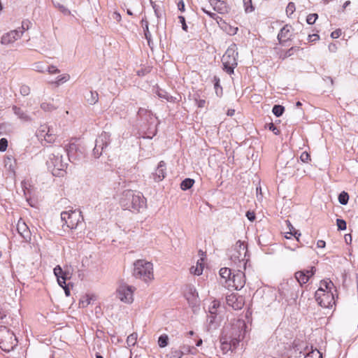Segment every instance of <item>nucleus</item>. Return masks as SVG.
I'll return each instance as SVG.
<instances>
[{"mask_svg": "<svg viewBox=\"0 0 358 358\" xmlns=\"http://www.w3.org/2000/svg\"><path fill=\"white\" fill-rule=\"evenodd\" d=\"M210 3L213 7L214 10L219 13L224 14L229 11L227 3L223 1L213 0V1H210Z\"/></svg>", "mask_w": 358, "mask_h": 358, "instance_id": "nucleus-20", "label": "nucleus"}, {"mask_svg": "<svg viewBox=\"0 0 358 358\" xmlns=\"http://www.w3.org/2000/svg\"><path fill=\"white\" fill-rule=\"evenodd\" d=\"M54 274L57 278H62L64 276H66V274L65 272H64L62 269V268L59 266H57L54 268Z\"/></svg>", "mask_w": 358, "mask_h": 358, "instance_id": "nucleus-43", "label": "nucleus"}, {"mask_svg": "<svg viewBox=\"0 0 358 358\" xmlns=\"http://www.w3.org/2000/svg\"><path fill=\"white\" fill-rule=\"evenodd\" d=\"M227 303L232 307L234 310H240L244 306V299L242 296L236 294H230L226 297Z\"/></svg>", "mask_w": 358, "mask_h": 358, "instance_id": "nucleus-14", "label": "nucleus"}, {"mask_svg": "<svg viewBox=\"0 0 358 358\" xmlns=\"http://www.w3.org/2000/svg\"><path fill=\"white\" fill-rule=\"evenodd\" d=\"M336 224L338 230H345L346 229V222L344 220L337 219Z\"/></svg>", "mask_w": 358, "mask_h": 358, "instance_id": "nucleus-49", "label": "nucleus"}, {"mask_svg": "<svg viewBox=\"0 0 358 358\" xmlns=\"http://www.w3.org/2000/svg\"><path fill=\"white\" fill-rule=\"evenodd\" d=\"M95 300L94 295L86 294L83 296L79 301V306L81 308H85L92 301Z\"/></svg>", "mask_w": 358, "mask_h": 358, "instance_id": "nucleus-26", "label": "nucleus"}, {"mask_svg": "<svg viewBox=\"0 0 358 358\" xmlns=\"http://www.w3.org/2000/svg\"><path fill=\"white\" fill-rule=\"evenodd\" d=\"M306 275H308V280L315 274V268L314 266H312L310 270H304Z\"/></svg>", "mask_w": 358, "mask_h": 358, "instance_id": "nucleus-57", "label": "nucleus"}, {"mask_svg": "<svg viewBox=\"0 0 358 358\" xmlns=\"http://www.w3.org/2000/svg\"><path fill=\"white\" fill-rule=\"evenodd\" d=\"M269 129L271 131H272L275 135H278L279 134V130L276 128V127L273 124V123H270L269 124V127H268Z\"/></svg>", "mask_w": 358, "mask_h": 358, "instance_id": "nucleus-61", "label": "nucleus"}, {"mask_svg": "<svg viewBox=\"0 0 358 358\" xmlns=\"http://www.w3.org/2000/svg\"><path fill=\"white\" fill-rule=\"evenodd\" d=\"M57 282H58V284L62 287H64L66 285V276H64V277H62V278H57Z\"/></svg>", "mask_w": 358, "mask_h": 358, "instance_id": "nucleus-59", "label": "nucleus"}, {"mask_svg": "<svg viewBox=\"0 0 358 358\" xmlns=\"http://www.w3.org/2000/svg\"><path fill=\"white\" fill-rule=\"evenodd\" d=\"M299 50V47H292L290 49H289L288 50H287L285 52L284 55H281L280 57L284 59L285 58H287V57L292 56L294 52H296V50Z\"/></svg>", "mask_w": 358, "mask_h": 358, "instance_id": "nucleus-42", "label": "nucleus"}, {"mask_svg": "<svg viewBox=\"0 0 358 358\" xmlns=\"http://www.w3.org/2000/svg\"><path fill=\"white\" fill-rule=\"evenodd\" d=\"M292 28L290 25L286 24L280 31L278 38L279 41L285 42L289 40L292 36Z\"/></svg>", "mask_w": 358, "mask_h": 358, "instance_id": "nucleus-19", "label": "nucleus"}, {"mask_svg": "<svg viewBox=\"0 0 358 358\" xmlns=\"http://www.w3.org/2000/svg\"><path fill=\"white\" fill-rule=\"evenodd\" d=\"M41 108L45 112H52L57 108V106L52 101H43L41 103Z\"/></svg>", "mask_w": 358, "mask_h": 358, "instance_id": "nucleus-25", "label": "nucleus"}, {"mask_svg": "<svg viewBox=\"0 0 358 358\" xmlns=\"http://www.w3.org/2000/svg\"><path fill=\"white\" fill-rule=\"evenodd\" d=\"M305 273V271H299L295 273V278L301 285L306 284L308 281V275H306Z\"/></svg>", "mask_w": 358, "mask_h": 358, "instance_id": "nucleus-27", "label": "nucleus"}, {"mask_svg": "<svg viewBox=\"0 0 358 358\" xmlns=\"http://www.w3.org/2000/svg\"><path fill=\"white\" fill-rule=\"evenodd\" d=\"M169 343V336L166 334L161 335L158 338V345L160 348H165Z\"/></svg>", "mask_w": 358, "mask_h": 358, "instance_id": "nucleus-34", "label": "nucleus"}, {"mask_svg": "<svg viewBox=\"0 0 358 358\" xmlns=\"http://www.w3.org/2000/svg\"><path fill=\"white\" fill-rule=\"evenodd\" d=\"M194 183V180L190 178H186L182 181L180 187L182 190H187L191 188Z\"/></svg>", "mask_w": 358, "mask_h": 358, "instance_id": "nucleus-33", "label": "nucleus"}, {"mask_svg": "<svg viewBox=\"0 0 358 358\" xmlns=\"http://www.w3.org/2000/svg\"><path fill=\"white\" fill-rule=\"evenodd\" d=\"M243 1L245 6V11L247 13L252 12L254 10L253 6H252V0H243Z\"/></svg>", "mask_w": 358, "mask_h": 358, "instance_id": "nucleus-51", "label": "nucleus"}, {"mask_svg": "<svg viewBox=\"0 0 358 358\" xmlns=\"http://www.w3.org/2000/svg\"><path fill=\"white\" fill-rule=\"evenodd\" d=\"M120 204L124 210L139 213L147 208V200L141 193L131 189L122 192Z\"/></svg>", "mask_w": 358, "mask_h": 358, "instance_id": "nucleus-1", "label": "nucleus"}, {"mask_svg": "<svg viewBox=\"0 0 358 358\" xmlns=\"http://www.w3.org/2000/svg\"><path fill=\"white\" fill-rule=\"evenodd\" d=\"M138 115L142 120L147 121L150 124L156 125L157 117L153 115L150 110L141 108L138 111Z\"/></svg>", "mask_w": 358, "mask_h": 358, "instance_id": "nucleus-18", "label": "nucleus"}, {"mask_svg": "<svg viewBox=\"0 0 358 358\" xmlns=\"http://www.w3.org/2000/svg\"><path fill=\"white\" fill-rule=\"evenodd\" d=\"M285 108L280 105H275L273 107L272 112L276 117H280L284 113Z\"/></svg>", "mask_w": 358, "mask_h": 358, "instance_id": "nucleus-37", "label": "nucleus"}, {"mask_svg": "<svg viewBox=\"0 0 358 358\" xmlns=\"http://www.w3.org/2000/svg\"><path fill=\"white\" fill-rule=\"evenodd\" d=\"M295 4L293 2H289L286 8V13L288 16L292 15L295 11Z\"/></svg>", "mask_w": 358, "mask_h": 358, "instance_id": "nucleus-47", "label": "nucleus"}, {"mask_svg": "<svg viewBox=\"0 0 358 358\" xmlns=\"http://www.w3.org/2000/svg\"><path fill=\"white\" fill-rule=\"evenodd\" d=\"M220 343H221L220 348L224 354H226L229 351H234L238 347V345L236 344L231 342L229 339V337L227 338L223 334L222 335V336L220 338Z\"/></svg>", "mask_w": 358, "mask_h": 358, "instance_id": "nucleus-17", "label": "nucleus"}, {"mask_svg": "<svg viewBox=\"0 0 358 358\" xmlns=\"http://www.w3.org/2000/svg\"><path fill=\"white\" fill-rule=\"evenodd\" d=\"M166 357L169 358H181L182 357V352L180 351V349L173 348Z\"/></svg>", "mask_w": 358, "mask_h": 358, "instance_id": "nucleus-32", "label": "nucleus"}, {"mask_svg": "<svg viewBox=\"0 0 358 358\" xmlns=\"http://www.w3.org/2000/svg\"><path fill=\"white\" fill-rule=\"evenodd\" d=\"M141 24L143 27L145 38L147 39L148 43L150 44V41L151 39V34L148 28V22L146 20L145 18H143L141 20Z\"/></svg>", "mask_w": 358, "mask_h": 358, "instance_id": "nucleus-31", "label": "nucleus"}, {"mask_svg": "<svg viewBox=\"0 0 358 358\" xmlns=\"http://www.w3.org/2000/svg\"><path fill=\"white\" fill-rule=\"evenodd\" d=\"M13 112L14 114L22 121L23 122H29L31 120V116L27 113V111H24L21 108L17 106H13L12 107Z\"/></svg>", "mask_w": 358, "mask_h": 358, "instance_id": "nucleus-21", "label": "nucleus"}, {"mask_svg": "<svg viewBox=\"0 0 358 358\" xmlns=\"http://www.w3.org/2000/svg\"><path fill=\"white\" fill-rule=\"evenodd\" d=\"M17 343V340L9 329L5 326H0V348L3 351L10 352Z\"/></svg>", "mask_w": 358, "mask_h": 358, "instance_id": "nucleus-6", "label": "nucleus"}, {"mask_svg": "<svg viewBox=\"0 0 358 358\" xmlns=\"http://www.w3.org/2000/svg\"><path fill=\"white\" fill-rule=\"evenodd\" d=\"M246 216L250 221H253L255 219V215L253 212L248 211Z\"/></svg>", "mask_w": 358, "mask_h": 358, "instance_id": "nucleus-64", "label": "nucleus"}, {"mask_svg": "<svg viewBox=\"0 0 358 358\" xmlns=\"http://www.w3.org/2000/svg\"><path fill=\"white\" fill-rule=\"evenodd\" d=\"M220 275L221 277V278L223 280L222 281H221V283L224 286L226 287V281L227 280L231 278V271L230 268H222L220 270Z\"/></svg>", "mask_w": 358, "mask_h": 358, "instance_id": "nucleus-24", "label": "nucleus"}, {"mask_svg": "<svg viewBox=\"0 0 358 358\" xmlns=\"http://www.w3.org/2000/svg\"><path fill=\"white\" fill-rule=\"evenodd\" d=\"M110 143V134L108 132L103 131L101 134V135L96 140V144L94 147V152L96 153V150L98 148H100L101 150L104 148H107L108 145Z\"/></svg>", "mask_w": 358, "mask_h": 358, "instance_id": "nucleus-16", "label": "nucleus"}, {"mask_svg": "<svg viewBox=\"0 0 358 358\" xmlns=\"http://www.w3.org/2000/svg\"><path fill=\"white\" fill-rule=\"evenodd\" d=\"M133 275L145 283L151 282L155 278L152 263L145 259L136 260L134 263Z\"/></svg>", "mask_w": 358, "mask_h": 358, "instance_id": "nucleus-2", "label": "nucleus"}, {"mask_svg": "<svg viewBox=\"0 0 358 358\" xmlns=\"http://www.w3.org/2000/svg\"><path fill=\"white\" fill-rule=\"evenodd\" d=\"M29 21H23L22 22V26L21 27H19L17 29H21L22 31H23V32L28 29H29Z\"/></svg>", "mask_w": 358, "mask_h": 358, "instance_id": "nucleus-60", "label": "nucleus"}, {"mask_svg": "<svg viewBox=\"0 0 358 358\" xmlns=\"http://www.w3.org/2000/svg\"><path fill=\"white\" fill-rule=\"evenodd\" d=\"M320 37H319V35L318 34H310L308 35V40L310 41H316L317 40H319Z\"/></svg>", "mask_w": 358, "mask_h": 358, "instance_id": "nucleus-62", "label": "nucleus"}, {"mask_svg": "<svg viewBox=\"0 0 358 358\" xmlns=\"http://www.w3.org/2000/svg\"><path fill=\"white\" fill-rule=\"evenodd\" d=\"M245 284L244 273L240 270L233 275L232 278L227 280L226 287L228 289H234L236 290L242 289Z\"/></svg>", "mask_w": 358, "mask_h": 358, "instance_id": "nucleus-11", "label": "nucleus"}, {"mask_svg": "<svg viewBox=\"0 0 358 358\" xmlns=\"http://www.w3.org/2000/svg\"><path fill=\"white\" fill-rule=\"evenodd\" d=\"M238 48L235 43L231 44L222 56V62L224 70L229 74L234 73L237 66Z\"/></svg>", "mask_w": 358, "mask_h": 358, "instance_id": "nucleus-5", "label": "nucleus"}, {"mask_svg": "<svg viewBox=\"0 0 358 358\" xmlns=\"http://www.w3.org/2000/svg\"><path fill=\"white\" fill-rule=\"evenodd\" d=\"M99 100V94L96 92H90V96L87 98V101L90 104H95Z\"/></svg>", "mask_w": 358, "mask_h": 358, "instance_id": "nucleus-35", "label": "nucleus"}, {"mask_svg": "<svg viewBox=\"0 0 358 358\" xmlns=\"http://www.w3.org/2000/svg\"><path fill=\"white\" fill-rule=\"evenodd\" d=\"M136 287L125 282H121L116 289V297L122 303L131 304L134 302V294Z\"/></svg>", "mask_w": 358, "mask_h": 358, "instance_id": "nucleus-7", "label": "nucleus"}, {"mask_svg": "<svg viewBox=\"0 0 358 358\" xmlns=\"http://www.w3.org/2000/svg\"><path fill=\"white\" fill-rule=\"evenodd\" d=\"M247 255V245L245 242L238 241L236 244L228 251V255L230 259L238 266L245 268L248 259H246Z\"/></svg>", "mask_w": 358, "mask_h": 358, "instance_id": "nucleus-4", "label": "nucleus"}, {"mask_svg": "<svg viewBox=\"0 0 358 358\" xmlns=\"http://www.w3.org/2000/svg\"><path fill=\"white\" fill-rule=\"evenodd\" d=\"M166 175V164L164 161H161L154 173L155 180L157 181L162 180Z\"/></svg>", "mask_w": 358, "mask_h": 358, "instance_id": "nucleus-22", "label": "nucleus"}, {"mask_svg": "<svg viewBox=\"0 0 358 358\" xmlns=\"http://www.w3.org/2000/svg\"><path fill=\"white\" fill-rule=\"evenodd\" d=\"M61 219L64 224L71 229H76L83 220L80 212L76 210L64 211L61 213Z\"/></svg>", "mask_w": 358, "mask_h": 358, "instance_id": "nucleus-10", "label": "nucleus"}, {"mask_svg": "<svg viewBox=\"0 0 358 358\" xmlns=\"http://www.w3.org/2000/svg\"><path fill=\"white\" fill-rule=\"evenodd\" d=\"M47 165L55 176H63V172L67 166V164L63 162L62 156L59 154H51L47 161Z\"/></svg>", "mask_w": 358, "mask_h": 358, "instance_id": "nucleus-8", "label": "nucleus"}, {"mask_svg": "<svg viewBox=\"0 0 358 358\" xmlns=\"http://www.w3.org/2000/svg\"><path fill=\"white\" fill-rule=\"evenodd\" d=\"M17 231L23 238V241L29 242L31 241V231L26 223L21 219L17 222Z\"/></svg>", "mask_w": 358, "mask_h": 358, "instance_id": "nucleus-15", "label": "nucleus"}, {"mask_svg": "<svg viewBox=\"0 0 358 358\" xmlns=\"http://www.w3.org/2000/svg\"><path fill=\"white\" fill-rule=\"evenodd\" d=\"M198 296V294L196 292V289L194 287H189V292L187 294V300H192V301H196V298Z\"/></svg>", "mask_w": 358, "mask_h": 358, "instance_id": "nucleus-36", "label": "nucleus"}, {"mask_svg": "<svg viewBox=\"0 0 358 358\" xmlns=\"http://www.w3.org/2000/svg\"><path fill=\"white\" fill-rule=\"evenodd\" d=\"M246 324L243 320H237L231 324L224 328L222 334L238 345L239 343L245 338L246 332Z\"/></svg>", "mask_w": 358, "mask_h": 358, "instance_id": "nucleus-3", "label": "nucleus"}, {"mask_svg": "<svg viewBox=\"0 0 358 358\" xmlns=\"http://www.w3.org/2000/svg\"><path fill=\"white\" fill-rule=\"evenodd\" d=\"M157 94L158 96L160 98L165 99L168 101L170 99V96L166 92H164L162 90H157Z\"/></svg>", "mask_w": 358, "mask_h": 358, "instance_id": "nucleus-54", "label": "nucleus"}, {"mask_svg": "<svg viewBox=\"0 0 358 358\" xmlns=\"http://www.w3.org/2000/svg\"><path fill=\"white\" fill-rule=\"evenodd\" d=\"M30 88L29 86L23 85L20 88V93L21 95L25 96L30 94Z\"/></svg>", "mask_w": 358, "mask_h": 358, "instance_id": "nucleus-46", "label": "nucleus"}, {"mask_svg": "<svg viewBox=\"0 0 358 358\" xmlns=\"http://www.w3.org/2000/svg\"><path fill=\"white\" fill-rule=\"evenodd\" d=\"M334 284L331 281L322 280L320 282V287H322L326 291L331 292Z\"/></svg>", "mask_w": 358, "mask_h": 358, "instance_id": "nucleus-40", "label": "nucleus"}, {"mask_svg": "<svg viewBox=\"0 0 358 358\" xmlns=\"http://www.w3.org/2000/svg\"><path fill=\"white\" fill-rule=\"evenodd\" d=\"M56 138V134H54L52 129L49 128L45 134L43 139L48 143H52L55 141Z\"/></svg>", "mask_w": 358, "mask_h": 358, "instance_id": "nucleus-28", "label": "nucleus"}, {"mask_svg": "<svg viewBox=\"0 0 358 358\" xmlns=\"http://www.w3.org/2000/svg\"><path fill=\"white\" fill-rule=\"evenodd\" d=\"M192 350H194L193 347H191L189 345H182L180 346V351L182 352V355L186 354H192Z\"/></svg>", "mask_w": 358, "mask_h": 358, "instance_id": "nucleus-45", "label": "nucleus"}, {"mask_svg": "<svg viewBox=\"0 0 358 358\" xmlns=\"http://www.w3.org/2000/svg\"><path fill=\"white\" fill-rule=\"evenodd\" d=\"M23 34V31L21 29L12 30L3 34L1 39V43L3 45H9L17 40L20 39Z\"/></svg>", "mask_w": 358, "mask_h": 358, "instance_id": "nucleus-13", "label": "nucleus"}, {"mask_svg": "<svg viewBox=\"0 0 358 358\" xmlns=\"http://www.w3.org/2000/svg\"><path fill=\"white\" fill-rule=\"evenodd\" d=\"M317 17H318L317 14H316V13L309 14L306 18L307 23L309 24H314L315 22Z\"/></svg>", "mask_w": 358, "mask_h": 358, "instance_id": "nucleus-48", "label": "nucleus"}, {"mask_svg": "<svg viewBox=\"0 0 358 358\" xmlns=\"http://www.w3.org/2000/svg\"><path fill=\"white\" fill-rule=\"evenodd\" d=\"M66 150L69 159L72 162L79 161L83 157V152L75 143H70Z\"/></svg>", "mask_w": 358, "mask_h": 358, "instance_id": "nucleus-12", "label": "nucleus"}, {"mask_svg": "<svg viewBox=\"0 0 358 358\" xmlns=\"http://www.w3.org/2000/svg\"><path fill=\"white\" fill-rule=\"evenodd\" d=\"M56 6L58 7L59 10L64 15H70L71 14L70 10L68 8H66L65 6H64L63 5L58 3L57 6Z\"/></svg>", "mask_w": 358, "mask_h": 358, "instance_id": "nucleus-56", "label": "nucleus"}, {"mask_svg": "<svg viewBox=\"0 0 358 358\" xmlns=\"http://www.w3.org/2000/svg\"><path fill=\"white\" fill-rule=\"evenodd\" d=\"M315 299L318 304L324 308H331L335 304L333 293L326 291L322 287L315 292Z\"/></svg>", "mask_w": 358, "mask_h": 358, "instance_id": "nucleus-9", "label": "nucleus"}, {"mask_svg": "<svg viewBox=\"0 0 358 358\" xmlns=\"http://www.w3.org/2000/svg\"><path fill=\"white\" fill-rule=\"evenodd\" d=\"M47 71L50 74H57L60 73V70L53 65L48 66Z\"/></svg>", "mask_w": 358, "mask_h": 358, "instance_id": "nucleus-53", "label": "nucleus"}, {"mask_svg": "<svg viewBox=\"0 0 358 358\" xmlns=\"http://www.w3.org/2000/svg\"><path fill=\"white\" fill-rule=\"evenodd\" d=\"M70 79V75L68 73H64L57 77L55 81L52 82V84H55L56 86H59L62 84H64L69 81Z\"/></svg>", "mask_w": 358, "mask_h": 358, "instance_id": "nucleus-29", "label": "nucleus"}, {"mask_svg": "<svg viewBox=\"0 0 358 358\" xmlns=\"http://www.w3.org/2000/svg\"><path fill=\"white\" fill-rule=\"evenodd\" d=\"M204 267V259L201 257L197 262L196 266H192L190 268V273L196 275H200L203 273Z\"/></svg>", "mask_w": 358, "mask_h": 358, "instance_id": "nucleus-23", "label": "nucleus"}, {"mask_svg": "<svg viewBox=\"0 0 358 358\" xmlns=\"http://www.w3.org/2000/svg\"><path fill=\"white\" fill-rule=\"evenodd\" d=\"M49 127L47 125H41V127L37 131V136L43 139V136H45V134L47 132V130L49 129Z\"/></svg>", "mask_w": 358, "mask_h": 358, "instance_id": "nucleus-41", "label": "nucleus"}, {"mask_svg": "<svg viewBox=\"0 0 358 358\" xmlns=\"http://www.w3.org/2000/svg\"><path fill=\"white\" fill-rule=\"evenodd\" d=\"M195 100L199 108H203L205 106L206 101L204 99L198 100L197 99H195Z\"/></svg>", "mask_w": 358, "mask_h": 358, "instance_id": "nucleus-63", "label": "nucleus"}, {"mask_svg": "<svg viewBox=\"0 0 358 358\" xmlns=\"http://www.w3.org/2000/svg\"><path fill=\"white\" fill-rule=\"evenodd\" d=\"M8 147V141L5 138L0 139V152H4L6 150Z\"/></svg>", "mask_w": 358, "mask_h": 358, "instance_id": "nucleus-50", "label": "nucleus"}, {"mask_svg": "<svg viewBox=\"0 0 358 358\" xmlns=\"http://www.w3.org/2000/svg\"><path fill=\"white\" fill-rule=\"evenodd\" d=\"M178 19H179V22L182 24V28L184 31H187V26L186 24V22H185V19L183 16L182 15H180L178 17Z\"/></svg>", "mask_w": 358, "mask_h": 358, "instance_id": "nucleus-58", "label": "nucleus"}, {"mask_svg": "<svg viewBox=\"0 0 358 358\" xmlns=\"http://www.w3.org/2000/svg\"><path fill=\"white\" fill-rule=\"evenodd\" d=\"M34 69L38 72L43 73L44 72V66L43 63L37 62L34 64Z\"/></svg>", "mask_w": 358, "mask_h": 358, "instance_id": "nucleus-52", "label": "nucleus"}, {"mask_svg": "<svg viewBox=\"0 0 358 358\" xmlns=\"http://www.w3.org/2000/svg\"><path fill=\"white\" fill-rule=\"evenodd\" d=\"M349 200V195L347 192H343L338 196V201L342 205H346Z\"/></svg>", "mask_w": 358, "mask_h": 358, "instance_id": "nucleus-38", "label": "nucleus"}, {"mask_svg": "<svg viewBox=\"0 0 358 358\" xmlns=\"http://www.w3.org/2000/svg\"><path fill=\"white\" fill-rule=\"evenodd\" d=\"M220 304L217 301H213L211 302L210 306H209V313H210V322H213L214 320L213 315H216L217 309L219 307Z\"/></svg>", "mask_w": 358, "mask_h": 358, "instance_id": "nucleus-30", "label": "nucleus"}, {"mask_svg": "<svg viewBox=\"0 0 358 358\" xmlns=\"http://www.w3.org/2000/svg\"><path fill=\"white\" fill-rule=\"evenodd\" d=\"M305 358H322V353L317 349L312 350Z\"/></svg>", "mask_w": 358, "mask_h": 358, "instance_id": "nucleus-39", "label": "nucleus"}, {"mask_svg": "<svg viewBox=\"0 0 358 358\" xmlns=\"http://www.w3.org/2000/svg\"><path fill=\"white\" fill-rule=\"evenodd\" d=\"M300 159L303 162H308L310 159V157L307 152H303L300 156Z\"/></svg>", "mask_w": 358, "mask_h": 358, "instance_id": "nucleus-55", "label": "nucleus"}, {"mask_svg": "<svg viewBox=\"0 0 358 358\" xmlns=\"http://www.w3.org/2000/svg\"><path fill=\"white\" fill-rule=\"evenodd\" d=\"M137 339L136 334H130L127 338V343L129 345H134Z\"/></svg>", "mask_w": 358, "mask_h": 358, "instance_id": "nucleus-44", "label": "nucleus"}]
</instances>
